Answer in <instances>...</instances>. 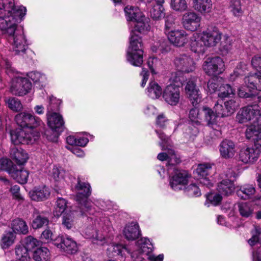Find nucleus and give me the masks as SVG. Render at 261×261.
I'll list each match as a JSON object with an SVG mask.
<instances>
[{"instance_id": "f257e3e1", "label": "nucleus", "mask_w": 261, "mask_h": 261, "mask_svg": "<svg viewBox=\"0 0 261 261\" xmlns=\"http://www.w3.org/2000/svg\"><path fill=\"white\" fill-rule=\"evenodd\" d=\"M75 189L78 191L76 194V201L78 202V207L74 212L70 211L65 213L62 217V225L67 229H71L75 223L74 214L77 216H87L94 213L91 203L88 201L87 198L91 194L90 186L88 183L82 182L79 177Z\"/></svg>"}, {"instance_id": "f03ea898", "label": "nucleus", "mask_w": 261, "mask_h": 261, "mask_svg": "<svg viewBox=\"0 0 261 261\" xmlns=\"http://www.w3.org/2000/svg\"><path fill=\"white\" fill-rule=\"evenodd\" d=\"M25 8H16L14 0H0V29L12 35L19 21L25 14Z\"/></svg>"}, {"instance_id": "7ed1b4c3", "label": "nucleus", "mask_w": 261, "mask_h": 261, "mask_svg": "<svg viewBox=\"0 0 261 261\" xmlns=\"http://www.w3.org/2000/svg\"><path fill=\"white\" fill-rule=\"evenodd\" d=\"M142 41L140 35L131 32L127 60L135 66H140L143 63Z\"/></svg>"}, {"instance_id": "20e7f679", "label": "nucleus", "mask_w": 261, "mask_h": 261, "mask_svg": "<svg viewBox=\"0 0 261 261\" xmlns=\"http://www.w3.org/2000/svg\"><path fill=\"white\" fill-rule=\"evenodd\" d=\"M11 141L15 145L33 144L39 137L38 132L33 129L17 128L10 132Z\"/></svg>"}, {"instance_id": "39448f33", "label": "nucleus", "mask_w": 261, "mask_h": 261, "mask_svg": "<svg viewBox=\"0 0 261 261\" xmlns=\"http://www.w3.org/2000/svg\"><path fill=\"white\" fill-rule=\"evenodd\" d=\"M171 79H172L173 82L177 84V85L170 84L167 86L163 93V97L168 103L175 106L179 100L180 90L179 84L182 85L183 79L181 80L180 76H177V73H172Z\"/></svg>"}, {"instance_id": "423d86ee", "label": "nucleus", "mask_w": 261, "mask_h": 261, "mask_svg": "<svg viewBox=\"0 0 261 261\" xmlns=\"http://www.w3.org/2000/svg\"><path fill=\"white\" fill-rule=\"evenodd\" d=\"M260 116L261 113L258 105H248L239 111L236 119L240 123H244L250 121L256 122Z\"/></svg>"}, {"instance_id": "0eeeda50", "label": "nucleus", "mask_w": 261, "mask_h": 261, "mask_svg": "<svg viewBox=\"0 0 261 261\" xmlns=\"http://www.w3.org/2000/svg\"><path fill=\"white\" fill-rule=\"evenodd\" d=\"M203 69L210 76H217L224 70V63L219 57L207 58L204 62Z\"/></svg>"}, {"instance_id": "6e6552de", "label": "nucleus", "mask_w": 261, "mask_h": 261, "mask_svg": "<svg viewBox=\"0 0 261 261\" xmlns=\"http://www.w3.org/2000/svg\"><path fill=\"white\" fill-rule=\"evenodd\" d=\"M15 120L18 125L27 129L33 130V128L39 126L42 122L39 118L26 112L17 114L15 117Z\"/></svg>"}, {"instance_id": "1a4fd4ad", "label": "nucleus", "mask_w": 261, "mask_h": 261, "mask_svg": "<svg viewBox=\"0 0 261 261\" xmlns=\"http://www.w3.org/2000/svg\"><path fill=\"white\" fill-rule=\"evenodd\" d=\"M53 243L61 251L67 254H74L78 250L76 243L74 240L63 236H59L55 239L53 240Z\"/></svg>"}, {"instance_id": "9d476101", "label": "nucleus", "mask_w": 261, "mask_h": 261, "mask_svg": "<svg viewBox=\"0 0 261 261\" xmlns=\"http://www.w3.org/2000/svg\"><path fill=\"white\" fill-rule=\"evenodd\" d=\"M31 87L32 84L29 79L18 77L13 80L10 91L13 95L23 96L29 92Z\"/></svg>"}, {"instance_id": "9b49d317", "label": "nucleus", "mask_w": 261, "mask_h": 261, "mask_svg": "<svg viewBox=\"0 0 261 261\" xmlns=\"http://www.w3.org/2000/svg\"><path fill=\"white\" fill-rule=\"evenodd\" d=\"M260 153V146L254 144L242 148L239 153V160L244 163H253L258 159Z\"/></svg>"}, {"instance_id": "f8f14e48", "label": "nucleus", "mask_w": 261, "mask_h": 261, "mask_svg": "<svg viewBox=\"0 0 261 261\" xmlns=\"http://www.w3.org/2000/svg\"><path fill=\"white\" fill-rule=\"evenodd\" d=\"M201 17L193 11L185 13L182 17V24L187 30L195 31L200 25Z\"/></svg>"}, {"instance_id": "ddd939ff", "label": "nucleus", "mask_w": 261, "mask_h": 261, "mask_svg": "<svg viewBox=\"0 0 261 261\" xmlns=\"http://www.w3.org/2000/svg\"><path fill=\"white\" fill-rule=\"evenodd\" d=\"M174 64L177 70L189 73L195 69V64L193 59L190 56L182 54L180 55L174 60Z\"/></svg>"}, {"instance_id": "4468645a", "label": "nucleus", "mask_w": 261, "mask_h": 261, "mask_svg": "<svg viewBox=\"0 0 261 261\" xmlns=\"http://www.w3.org/2000/svg\"><path fill=\"white\" fill-rule=\"evenodd\" d=\"M174 175L170 180V185L174 190L182 189V187L188 182V174L186 171L174 167Z\"/></svg>"}, {"instance_id": "2eb2a0df", "label": "nucleus", "mask_w": 261, "mask_h": 261, "mask_svg": "<svg viewBox=\"0 0 261 261\" xmlns=\"http://www.w3.org/2000/svg\"><path fill=\"white\" fill-rule=\"evenodd\" d=\"M185 91L193 106L198 105L201 99L200 91L193 81H189L185 87Z\"/></svg>"}, {"instance_id": "dca6fc26", "label": "nucleus", "mask_w": 261, "mask_h": 261, "mask_svg": "<svg viewBox=\"0 0 261 261\" xmlns=\"http://www.w3.org/2000/svg\"><path fill=\"white\" fill-rule=\"evenodd\" d=\"M47 124L54 131L60 133L64 129V122L62 116L57 113L47 114Z\"/></svg>"}, {"instance_id": "f3484780", "label": "nucleus", "mask_w": 261, "mask_h": 261, "mask_svg": "<svg viewBox=\"0 0 261 261\" xmlns=\"http://www.w3.org/2000/svg\"><path fill=\"white\" fill-rule=\"evenodd\" d=\"M170 42L176 46H182L188 41L187 35L184 30H171L168 32Z\"/></svg>"}, {"instance_id": "a211bd4d", "label": "nucleus", "mask_w": 261, "mask_h": 261, "mask_svg": "<svg viewBox=\"0 0 261 261\" xmlns=\"http://www.w3.org/2000/svg\"><path fill=\"white\" fill-rule=\"evenodd\" d=\"M17 24L16 25V26ZM17 27H16V29ZM4 34H8V36L12 38L14 43L13 49L15 51L16 54H19L20 52H24L26 50L25 43L26 41L24 36L22 34H18V31L16 29L15 32L12 35L9 34L6 32V30H3Z\"/></svg>"}, {"instance_id": "6ab92c4d", "label": "nucleus", "mask_w": 261, "mask_h": 261, "mask_svg": "<svg viewBox=\"0 0 261 261\" xmlns=\"http://www.w3.org/2000/svg\"><path fill=\"white\" fill-rule=\"evenodd\" d=\"M219 150L220 154L223 158H232L236 152L234 143L231 140H224L220 144Z\"/></svg>"}, {"instance_id": "aec40b11", "label": "nucleus", "mask_w": 261, "mask_h": 261, "mask_svg": "<svg viewBox=\"0 0 261 261\" xmlns=\"http://www.w3.org/2000/svg\"><path fill=\"white\" fill-rule=\"evenodd\" d=\"M29 195L32 200L41 201L49 197L50 192L46 186L36 187L30 191Z\"/></svg>"}, {"instance_id": "412c9836", "label": "nucleus", "mask_w": 261, "mask_h": 261, "mask_svg": "<svg viewBox=\"0 0 261 261\" xmlns=\"http://www.w3.org/2000/svg\"><path fill=\"white\" fill-rule=\"evenodd\" d=\"M166 152L160 153L158 155V159L161 161H168V164L171 166L179 163L180 160L177 157L172 147L166 146Z\"/></svg>"}, {"instance_id": "4be33fe9", "label": "nucleus", "mask_w": 261, "mask_h": 261, "mask_svg": "<svg viewBox=\"0 0 261 261\" xmlns=\"http://www.w3.org/2000/svg\"><path fill=\"white\" fill-rule=\"evenodd\" d=\"M123 234L128 241H134L138 239L141 235L138 224L132 222L126 225L123 229Z\"/></svg>"}, {"instance_id": "5701e85b", "label": "nucleus", "mask_w": 261, "mask_h": 261, "mask_svg": "<svg viewBox=\"0 0 261 261\" xmlns=\"http://www.w3.org/2000/svg\"><path fill=\"white\" fill-rule=\"evenodd\" d=\"M201 36L206 46L216 45L221 38V34L217 31L204 32Z\"/></svg>"}, {"instance_id": "b1692460", "label": "nucleus", "mask_w": 261, "mask_h": 261, "mask_svg": "<svg viewBox=\"0 0 261 261\" xmlns=\"http://www.w3.org/2000/svg\"><path fill=\"white\" fill-rule=\"evenodd\" d=\"M217 191L219 193L224 196L231 195L234 191L235 185L234 183L227 180H222L218 184Z\"/></svg>"}, {"instance_id": "393cba45", "label": "nucleus", "mask_w": 261, "mask_h": 261, "mask_svg": "<svg viewBox=\"0 0 261 261\" xmlns=\"http://www.w3.org/2000/svg\"><path fill=\"white\" fill-rule=\"evenodd\" d=\"M10 155L17 164L19 165L24 164L28 159V154L24 150L16 147H13L11 149Z\"/></svg>"}, {"instance_id": "a878e982", "label": "nucleus", "mask_w": 261, "mask_h": 261, "mask_svg": "<svg viewBox=\"0 0 261 261\" xmlns=\"http://www.w3.org/2000/svg\"><path fill=\"white\" fill-rule=\"evenodd\" d=\"M29 174V172L20 166H19V168L16 166L14 171L10 173V176L17 182L21 184L27 183Z\"/></svg>"}, {"instance_id": "bb28decb", "label": "nucleus", "mask_w": 261, "mask_h": 261, "mask_svg": "<svg viewBox=\"0 0 261 261\" xmlns=\"http://www.w3.org/2000/svg\"><path fill=\"white\" fill-rule=\"evenodd\" d=\"M194 9L201 14L209 13L212 9L211 0H192Z\"/></svg>"}, {"instance_id": "cd10ccee", "label": "nucleus", "mask_w": 261, "mask_h": 261, "mask_svg": "<svg viewBox=\"0 0 261 261\" xmlns=\"http://www.w3.org/2000/svg\"><path fill=\"white\" fill-rule=\"evenodd\" d=\"M32 257L35 261H49L50 253L46 247H39L33 251Z\"/></svg>"}, {"instance_id": "c85d7f7f", "label": "nucleus", "mask_w": 261, "mask_h": 261, "mask_svg": "<svg viewBox=\"0 0 261 261\" xmlns=\"http://www.w3.org/2000/svg\"><path fill=\"white\" fill-rule=\"evenodd\" d=\"M43 212H39L36 211L34 213L33 219L32 223V226L34 229H38L43 226H46L49 222L47 217L44 215Z\"/></svg>"}, {"instance_id": "c756f323", "label": "nucleus", "mask_w": 261, "mask_h": 261, "mask_svg": "<svg viewBox=\"0 0 261 261\" xmlns=\"http://www.w3.org/2000/svg\"><path fill=\"white\" fill-rule=\"evenodd\" d=\"M11 228L15 233L25 234L29 231L26 222L20 218L15 219L12 221Z\"/></svg>"}, {"instance_id": "7c9ffc66", "label": "nucleus", "mask_w": 261, "mask_h": 261, "mask_svg": "<svg viewBox=\"0 0 261 261\" xmlns=\"http://www.w3.org/2000/svg\"><path fill=\"white\" fill-rule=\"evenodd\" d=\"M148 19V18H146L144 16L142 15L140 17V20L136 21V24L131 32H135V33L140 35L144 31L149 30L150 29V25Z\"/></svg>"}, {"instance_id": "2f4dec72", "label": "nucleus", "mask_w": 261, "mask_h": 261, "mask_svg": "<svg viewBox=\"0 0 261 261\" xmlns=\"http://www.w3.org/2000/svg\"><path fill=\"white\" fill-rule=\"evenodd\" d=\"M246 136L248 139L258 141L261 139V125H250L246 130Z\"/></svg>"}, {"instance_id": "473e14b6", "label": "nucleus", "mask_w": 261, "mask_h": 261, "mask_svg": "<svg viewBox=\"0 0 261 261\" xmlns=\"http://www.w3.org/2000/svg\"><path fill=\"white\" fill-rule=\"evenodd\" d=\"M124 12L128 21H136L140 20V17L142 16L139 10L132 6H126L124 9Z\"/></svg>"}, {"instance_id": "72a5a7b5", "label": "nucleus", "mask_w": 261, "mask_h": 261, "mask_svg": "<svg viewBox=\"0 0 261 261\" xmlns=\"http://www.w3.org/2000/svg\"><path fill=\"white\" fill-rule=\"evenodd\" d=\"M212 171V166L210 163L198 164L195 170L197 177H203L209 176Z\"/></svg>"}, {"instance_id": "f704fd0d", "label": "nucleus", "mask_w": 261, "mask_h": 261, "mask_svg": "<svg viewBox=\"0 0 261 261\" xmlns=\"http://www.w3.org/2000/svg\"><path fill=\"white\" fill-rule=\"evenodd\" d=\"M156 3V5L154 6L150 10V16L154 20H158L165 16L164 12V8L162 4L164 3Z\"/></svg>"}, {"instance_id": "c9c22d12", "label": "nucleus", "mask_w": 261, "mask_h": 261, "mask_svg": "<svg viewBox=\"0 0 261 261\" xmlns=\"http://www.w3.org/2000/svg\"><path fill=\"white\" fill-rule=\"evenodd\" d=\"M190 46L191 50L194 53L203 54L205 52L206 46L202 36L200 38L192 40Z\"/></svg>"}, {"instance_id": "e433bc0d", "label": "nucleus", "mask_w": 261, "mask_h": 261, "mask_svg": "<svg viewBox=\"0 0 261 261\" xmlns=\"http://www.w3.org/2000/svg\"><path fill=\"white\" fill-rule=\"evenodd\" d=\"M5 102L8 107L14 112H20L23 109V106L20 100L17 98L10 97L6 98Z\"/></svg>"}, {"instance_id": "4c0bfd02", "label": "nucleus", "mask_w": 261, "mask_h": 261, "mask_svg": "<svg viewBox=\"0 0 261 261\" xmlns=\"http://www.w3.org/2000/svg\"><path fill=\"white\" fill-rule=\"evenodd\" d=\"M203 111L205 115V121L208 126H213L217 122L218 116L214 112L209 108H203Z\"/></svg>"}, {"instance_id": "58836bf2", "label": "nucleus", "mask_w": 261, "mask_h": 261, "mask_svg": "<svg viewBox=\"0 0 261 261\" xmlns=\"http://www.w3.org/2000/svg\"><path fill=\"white\" fill-rule=\"evenodd\" d=\"M22 245L27 251L33 252L36 248L40 247V242L33 237L28 236L24 239Z\"/></svg>"}, {"instance_id": "ea45409f", "label": "nucleus", "mask_w": 261, "mask_h": 261, "mask_svg": "<svg viewBox=\"0 0 261 261\" xmlns=\"http://www.w3.org/2000/svg\"><path fill=\"white\" fill-rule=\"evenodd\" d=\"M67 208V201L62 198H58L56 201V206L54 211V215L55 217H59L62 214L65 213Z\"/></svg>"}, {"instance_id": "a19ab883", "label": "nucleus", "mask_w": 261, "mask_h": 261, "mask_svg": "<svg viewBox=\"0 0 261 261\" xmlns=\"http://www.w3.org/2000/svg\"><path fill=\"white\" fill-rule=\"evenodd\" d=\"M239 211L243 217L248 218L252 216L253 208L251 204L247 202H241L238 204Z\"/></svg>"}, {"instance_id": "79ce46f5", "label": "nucleus", "mask_w": 261, "mask_h": 261, "mask_svg": "<svg viewBox=\"0 0 261 261\" xmlns=\"http://www.w3.org/2000/svg\"><path fill=\"white\" fill-rule=\"evenodd\" d=\"M138 245L140 247V252L148 254L153 250V245L150 241L147 238H141L137 242Z\"/></svg>"}, {"instance_id": "37998d69", "label": "nucleus", "mask_w": 261, "mask_h": 261, "mask_svg": "<svg viewBox=\"0 0 261 261\" xmlns=\"http://www.w3.org/2000/svg\"><path fill=\"white\" fill-rule=\"evenodd\" d=\"M235 94V89L229 84H224L220 86L218 96L224 98L227 97H231Z\"/></svg>"}, {"instance_id": "c03bdc74", "label": "nucleus", "mask_w": 261, "mask_h": 261, "mask_svg": "<svg viewBox=\"0 0 261 261\" xmlns=\"http://www.w3.org/2000/svg\"><path fill=\"white\" fill-rule=\"evenodd\" d=\"M148 92L152 98H158L162 95V89L158 83L151 82L149 83Z\"/></svg>"}, {"instance_id": "a18cd8bd", "label": "nucleus", "mask_w": 261, "mask_h": 261, "mask_svg": "<svg viewBox=\"0 0 261 261\" xmlns=\"http://www.w3.org/2000/svg\"><path fill=\"white\" fill-rule=\"evenodd\" d=\"M16 258L20 261H27L30 259L29 251L22 245H19L15 248Z\"/></svg>"}, {"instance_id": "49530a36", "label": "nucleus", "mask_w": 261, "mask_h": 261, "mask_svg": "<svg viewBox=\"0 0 261 261\" xmlns=\"http://www.w3.org/2000/svg\"><path fill=\"white\" fill-rule=\"evenodd\" d=\"M252 237L248 240L249 244L253 246L259 243V236L261 234V226L254 225V228L251 230Z\"/></svg>"}, {"instance_id": "de8ad7c7", "label": "nucleus", "mask_w": 261, "mask_h": 261, "mask_svg": "<svg viewBox=\"0 0 261 261\" xmlns=\"http://www.w3.org/2000/svg\"><path fill=\"white\" fill-rule=\"evenodd\" d=\"M256 92L254 90L244 85L238 89V95L240 97L244 98H252L256 96Z\"/></svg>"}, {"instance_id": "09e8293b", "label": "nucleus", "mask_w": 261, "mask_h": 261, "mask_svg": "<svg viewBox=\"0 0 261 261\" xmlns=\"http://www.w3.org/2000/svg\"><path fill=\"white\" fill-rule=\"evenodd\" d=\"M17 166L14 165L8 159H2L0 160V169L7 171L10 175V173L14 171Z\"/></svg>"}, {"instance_id": "8fccbe9b", "label": "nucleus", "mask_w": 261, "mask_h": 261, "mask_svg": "<svg viewBox=\"0 0 261 261\" xmlns=\"http://www.w3.org/2000/svg\"><path fill=\"white\" fill-rule=\"evenodd\" d=\"M171 8L177 12H182L188 9V5L186 0H171Z\"/></svg>"}, {"instance_id": "3c124183", "label": "nucleus", "mask_w": 261, "mask_h": 261, "mask_svg": "<svg viewBox=\"0 0 261 261\" xmlns=\"http://www.w3.org/2000/svg\"><path fill=\"white\" fill-rule=\"evenodd\" d=\"M255 192V188L252 186L248 185L238 191L237 194L239 196H241L242 198L246 199L254 195Z\"/></svg>"}, {"instance_id": "603ef678", "label": "nucleus", "mask_w": 261, "mask_h": 261, "mask_svg": "<svg viewBox=\"0 0 261 261\" xmlns=\"http://www.w3.org/2000/svg\"><path fill=\"white\" fill-rule=\"evenodd\" d=\"M15 234L11 231H9L5 234L2 239L1 245L4 249L7 248L12 245L15 239Z\"/></svg>"}, {"instance_id": "864d4df0", "label": "nucleus", "mask_w": 261, "mask_h": 261, "mask_svg": "<svg viewBox=\"0 0 261 261\" xmlns=\"http://www.w3.org/2000/svg\"><path fill=\"white\" fill-rule=\"evenodd\" d=\"M185 194L190 197H198L201 195L199 187L195 184H191L184 189Z\"/></svg>"}, {"instance_id": "5fc2aeb1", "label": "nucleus", "mask_w": 261, "mask_h": 261, "mask_svg": "<svg viewBox=\"0 0 261 261\" xmlns=\"http://www.w3.org/2000/svg\"><path fill=\"white\" fill-rule=\"evenodd\" d=\"M225 109L228 116L233 114L239 107V103L234 99H231L225 102H223Z\"/></svg>"}, {"instance_id": "6e6d98bb", "label": "nucleus", "mask_w": 261, "mask_h": 261, "mask_svg": "<svg viewBox=\"0 0 261 261\" xmlns=\"http://www.w3.org/2000/svg\"><path fill=\"white\" fill-rule=\"evenodd\" d=\"M245 85L255 90L257 89V73H254L244 78Z\"/></svg>"}, {"instance_id": "4d7b16f0", "label": "nucleus", "mask_w": 261, "mask_h": 261, "mask_svg": "<svg viewBox=\"0 0 261 261\" xmlns=\"http://www.w3.org/2000/svg\"><path fill=\"white\" fill-rule=\"evenodd\" d=\"M223 101L222 99L218 100L215 104V106L213 108V111L219 117H227L228 114H226L225 109L223 108Z\"/></svg>"}, {"instance_id": "13d9d810", "label": "nucleus", "mask_w": 261, "mask_h": 261, "mask_svg": "<svg viewBox=\"0 0 261 261\" xmlns=\"http://www.w3.org/2000/svg\"><path fill=\"white\" fill-rule=\"evenodd\" d=\"M155 132L162 141V142L160 143V145L161 146L163 150H166V146L172 147L170 143V140L169 137H167L166 135L162 132L156 130Z\"/></svg>"}, {"instance_id": "bf43d9fd", "label": "nucleus", "mask_w": 261, "mask_h": 261, "mask_svg": "<svg viewBox=\"0 0 261 261\" xmlns=\"http://www.w3.org/2000/svg\"><path fill=\"white\" fill-rule=\"evenodd\" d=\"M248 71L247 65L244 62H240L233 71V75L236 77L245 76Z\"/></svg>"}, {"instance_id": "052dcab7", "label": "nucleus", "mask_w": 261, "mask_h": 261, "mask_svg": "<svg viewBox=\"0 0 261 261\" xmlns=\"http://www.w3.org/2000/svg\"><path fill=\"white\" fill-rule=\"evenodd\" d=\"M109 250L112 252V255L114 256L120 255L123 256L124 251H128L127 249L124 246L120 244H117L110 246L108 249Z\"/></svg>"}, {"instance_id": "680f3d73", "label": "nucleus", "mask_w": 261, "mask_h": 261, "mask_svg": "<svg viewBox=\"0 0 261 261\" xmlns=\"http://www.w3.org/2000/svg\"><path fill=\"white\" fill-rule=\"evenodd\" d=\"M231 11L236 16H240L243 14L240 1H234L231 5Z\"/></svg>"}, {"instance_id": "e2e57ef3", "label": "nucleus", "mask_w": 261, "mask_h": 261, "mask_svg": "<svg viewBox=\"0 0 261 261\" xmlns=\"http://www.w3.org/2000/svg\"><path fill=\"white\" fill-rule=\"evenodd\" d=\"M94 233L90 236L93 239V243L98 245H102L105 242V237L101 234L98 233L96 230H94Z\"/></svg>"}, {"instance_id": "0e129e2a", "label": "nucleus", "mask_w": 261, "mask_h": 261, "mask_svg": "<svg viewBox=\"0 0 261 261\" xmlns=\"http://www.w3.org/2000/svg\"><path fill=\"white\" fill-rule=\"evenodd\" d=\"M198 105V104L193 106L194 108L191 109L189 112V118L192 122H194L196 123H199L197 120L199 117V112L197 109Z\"/></svg>"}, {"instance_id": "69168bd1", "label": "nucleus", "mask_w": 261, "mask_h": 261, "mask_svg": "<svg viewBox=\"0 0 261 261\" xmlns=\"http://www.w3.org/2000/svg\"><path fill=\"white\" fill-rule=\"evenodd\" d=\"M232 48V43L231 40L226 38V39L222 42L220 44V49L225 54L227 53Z\"/></svg>"}, {"instance_id": "338daca9", "label": "nucleus", "mask_w": 261, "mask_h": 261, "mask_svg": "<svg viewBox=\"0 0 261 261\" xmlns=\"http://www.w3.org/2000/svg\"><path fill=\"white\" fill-rule=\"evenodd\" d=\"M175 19L172 16H168L165 20V30L167 33L168 32L174 28Z\"/></svg>"}, {"instance_id": "774afa93", "label": "nucleus", "mask_w": 261, "mask_h": 261, "mask_svg": "<svg viewBox=\"0 0 261 261\" xmlns=\"http://www.w3.org/2000/svg\"><path fill=\"white\" fill-rule=\"evenodd\" d=\"M251 65L255 69L261 71V56H254L251 60Z\"/></svg>"}]
</instances>
